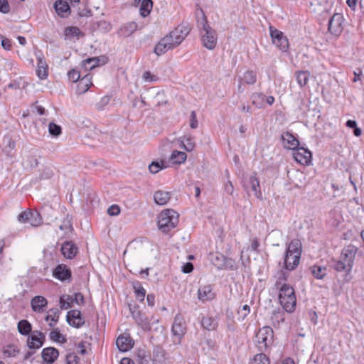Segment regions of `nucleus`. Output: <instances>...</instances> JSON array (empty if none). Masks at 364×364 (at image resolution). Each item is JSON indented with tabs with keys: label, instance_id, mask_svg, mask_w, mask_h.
I'll return each instance as SVG.
<instances>
[{
	"label": "nucleus",
	"instance_id": "1",
	"mask_svg": "<svg viewBox=\"0 0 364 364\" xmlns=\"http://www.w3.org/2000/svg\"><path fill=\"white\" fill-rule=\"evenodd\" d=\"M191 31L188 24L182 23L166 35L155 46L154 53L157 55L164 54L168 50L179 46Z\"/></svg>",
	"mask_w": 364,
	"mask_h": 364
},
{
	"label": "nucleus",
	"instance_id": "2",
	"mask_svg": "<svg viewBox=\"0 0 364 364\" xmlns=\"http://www.w3.org/2000/svg\"><path fill=\"white\" fill-rule=\"evenodd\" d=\"M197 26L201 35V41L204 47L208 50H213L218 43V36L215 30L208 23L206 16L201 9L196 11Z\"/></svg>",
	"mask_w": 364,
	"mask_h": 364
},
{
	"label": "nucleus",
	"instance_id": "3",
	"mask_svg": "<svg viewBox=\"0 0 364 364\" xmlns=\"http://www.w3.org/2000/svg\"><path fill=\"white\" fill-rule=\"evenodd\" d=\"M358 247L352 244L345 246L338 259H333L331 267L338 272L349 274L353 269Z\"/></svg>",
	"mask_w": 364,
	"mask_h": 364
},
{
	"label": "nucleus",
	"instance_id": "4",
	"mask_svg": "<svg viewBox=\"0 0 364 364\" xmlns=\"http://www.w3.org/2000/svg\"><path fill=\"white\" fill-rule=\"evenodd\" d=\"M301 242L299 239H293L289 244L285 252L284 269L293 270L298 266L301 255Z\"/></svg>",
	"mask_w": 364,
	"mask_h": 364
},
{
	"label": "nucleus",
	"instance_id": "5",
	"mask_svg": "<svg viewBox=\"0 0 364 364\" xmlns=\"http://www.w3.org/2000/svg\"><path fill=\"white\" fill-rule=\"evenodd\" d=\"M279 301L283 309L292 313L296 308V299L294 288L288 284H283L279 288Z\"/></svg>",
	"mask_w": 364,
	"mask_h": 364
},
{
	"label": "nucleus",
	"instance_id": "6",
	"mask_svg": "<svg viewBox=\"0 0 364 364\" xmlns=\"http://www.w3.org/2000/svg\"><path fill=\"white\" fill-rule=\"evenodd\" d=\"M178 213L172 209L161 211L158 218L159 229L164 233H168L178 225Z\"/></svg>",
	"mask_w": 364,
	"mask_h": 364
},
{
	"label": "nucleus",
	"instance_id": "7",
	"mask_svg": "<svg viewBox=\"0 0 364 364\" xmlns=\"http://www.w3.org/2000/svg\"><path fill=\"white\" fill-rule=\"evenodd\" d=\"M273 330L269 326H264L256 334V342L261 352L265 351L273 341Z\"/></svg>",
	"mask_w": 364,
	"mask_h": 364
},
{
	"label": "nucleus",
	"instance_id": "8",
	"mask_svg": "<svg viewBox=\"0 0 364 364\" xmlns=\"http://www.w3.org/2000/svg\"><path fill=\"white\" fill-rule=\"evenodd\" d=\"M210 260L213 264L218 269L235 270L237 268V265L234 259L228 258L219 252L211 255Z\"/></svg>",
	"mask_w": 364,
	"mask_h": 364
},
{
	"label": "nucleus",
	"instance_id": "9",
	"mask_svg": "<svg viewBox=\"0 0 364 364\" xmlns=\"http://www.w3.org/2000/svg\"><path fill=\"white\" fill-rule=\"evenodd\" d=\"M129 309L136 324L143 330L150 331L151 330V323L146 314L139 309V306L129 304Z\"/></svg>",
	"mask_w": 364,
	"mask_h": 364
},
{
	"label": "nucleus",
	"instance_id": "10",
	"mask_svg": "<svg viewBox=\"0 0 364 364\" xmlns=\"http://www.w3.org/2000/svg\"><path fill=\"white\" fill-rule=\"evenodd\" d=\"M344 18L340 13L334 14L328 20V31L335 36H339L343 31Z\"/></svg>",
	"mask_w": 364,
	"mask_h": 364
},
{
	"label": "nucleus",
	"instance_id": "11",
	"mask_svg": "<svg viewBox=\"0 0 364 364\" xmlns=\"http://www.w3.org/2000/svg\"><path fill=\"white\" fill-rule=\"evenodd\" d=\"M269 33L272 43L282 51H287L289 48V41L284 33L273 26H269Z\"/></svg>",
	"mask_w": 364,
	"mask_h": 364
},
{
	"label": "nucleus",
	"instance_id": "12",
	"mask_svg": "<svg viewBox=\"0 0 364 364\" xmlns=\"http://www.w3.org/2000/svg\"><path fill=\"white\" fill-rule=\"evenodd\" d=\"M66 321L70 326L77 328L82 327L85 323L81 311L77 309L68 311Z\"/></svg>",
	"mask_w": 364,
	"mask_h": 364
},
{
	"label": "nucleus",
	"instance_id": "13",
	"mask_svg": "<svg viewBox=\"0 0 364 364\" xmlns=\"http://www.w3.org/2000/svg\"><path fill=\"white\" fill-rule=\"evenodd\" d=\"M45 340V335L41 331H34L28 337L27 346L30 349H38L44 344Z\"/></svg>",
	"mask_w": 364,
	"mask_h": 364
},
{
	"label": "nucleus",
	"instance_id": "14",
	"mask_svg": "<svg viewBox=\"0 0 364 364\" xmlns=\"http://www.w3.org/2000/svg\"><path fill=\"white\" fill-rule=\"evenodd\" d=\"M294 158L295 161L303 165H309L311 162V152L304 147L298 146L294 150Z\"/></svg>",
	"mask_w": 364,
	"mask_h": 364
},
{
	"label": "nucleus",
	"instance_id": "15",
	"mask_svg": "<svg viewBox=\"0 0 364 364\" xmlns=\"http://www.w3.org/2000/svg\"><path fill=\"white\" fill-rule=\"evenodd\" d=\"M53 276L61 282H65L71 279L72 272L66 264H59L53 270Z\"/></svg>",
	"mask_w": 364,
	"mask_h": 364
},
{
	"label": "nucleus",
	"instance_id": "16",
	"mask_svg": "<svg viewBox=\"0 0 364 364\" xmlns=\"http://www.w3.org/2000/svg\"><path fill=\"white\" fill-rule=\"evenodd\" d=\"M36 56L38 60V65H37V69H36V74L38 77L41 79L44 80L47 78L48 73V65L47 63L44 58V56L41 50H38L36 53Z\"/></svg>",
	"mask_w": 364,
	"mask_h": 364
},
{
	"label": "nucleus",
	"instance_id": "17",
	"mask_svg": "<svg viewBox=\"0 0 364 364\" xmlns=\"http://www.w3.org/2000/svg\"><path fill=\"white\" fill-rule=\"evenodd\" d=\"M107 62V58L102 55L100 57L88 58L82 62V67L85 70H91L100 64L105 65Z\"/></svg>",
	"mask_w": 364,
	"mask_h": 364
},
{
	"label": "nucleus",
	"instance_id": "18",
	"mask_svg": "<svg viewBox=\"0 0 364 364\" xmlns=\"http://www.w3.org/2000/svg\"><path fill=\"white\" fill-rule=\"evenodd\" d=\"M215 292L213 291V287L210 284L200 287L198 290V298L202 301H208L215 298Z\"/></svg>",
	"mask_w": 364,
	"mask_h": 364
},
{
	"label": "nucleus",
	"instance_id": "19",
	"mask_svg": "<svg viewBox=\"0 0 364 364\" xmlns=\"http://www.w3.org/2000/svg\"><path fill=\"white\" fill-rule=\"evenodd\" d=\"M171 330L173 335L178 337L185 334L186 324L181 314H178L175 316Z\"/></svg>",
	"mask_w": 364,
	"mask_h": 364
},
{
	"label": "nucleus",
	"instance_id": "20",
	"mask_svg": "<svg viewBox=\"0 0 364 364\" xmlns=\"http://www.w3.org/2000/svg\"><path fill=\"white\" fill-rule=\"evenodd\" d=\"M282 140L284 142V147L287 149H292L294 151L300 145L299 139L289 132L282 134Z\"/></svg>",
	"mask_w": 364,
	"mask_h": 364
},
{
	"label": "nucleus",
	"instance_id": "21",
	"mask_svg": "<svg viewBox=\"0 0 364 364\" xmlns=\"http://www.w3.org/2000/svg\"><path fill=\"white\" fill-rule=\"evenodd\" d=\"M61 252L68 259H73L78 252V248L72 241H65L61 245Z\"/></svg>",
	"mask_w": 364,
	"mask_h": 364
},
{
	"label": "nucleus",
	"instance_id": "22",
	"mask_svg": "<svg viewBox=\"0 0 364 364\" xmlns=\"http://www.w3.org/2000/svg\"><path fill=\"white\" fill-rule=\"evenodd\" d=\"M116 345L120 351L126 352L133 347L134 341L129 334L121 335L117 338Z\"/></svg>",
	"mask_w": 364,
	"mask_h": 364
},
{
	"label": "nucleus",
	"instance_id": "23",
	"mask_svg": "<svg viewBox=\"0 0 364 364\" xmlns=\"http://www.w3.org/2000/svg\"><path fill=\"white\" fill-rule=\"evenodd\" d=\"M41 356L46 363L53 364L59 356V351L54 347H48L43 349Z\"/></svg>",
	"mask_w": 364,
	"mask_h": 364
},
{
	"label": "nucleus",
	"instance_id": "24",
	"mask_svg": "<svg viewBox=\"0 0 364 364\" xmlns=\"http://www.w3.org/2000/svg\"><path fill=\"white\" fill-rule=\"evenodd\" d=\"M54 9L56 13L62 18L68 17L70 14V7L68 1L57 0L54 3Z\"/></svg>",
	"mask_w": 364,
	"mask_h": 364
},
{
	"label": "nucleus",
	"instance_id": "25",
	"mask_svg": "<svg viewBox=\"0 0 364 364\" xmlns=\"http://www.w3.org/2000/svg\"><path fill=\"white\" fill-rule=\"evenodd\" d=\"M31 304L33 311L41 313L44 311V308L47 306L48 301L42 296H36L32 299Z\"/></svg>",
	"mask_w": 364,
	"mask_h": 364
},
{
	"label": "nucleus",
	"instance_id": "26",
	"mask_svg": "<svg viewBox=\"0 0 364 364\" xmlns=\"http://www.w3.org/2000/svg\"><path fill=\"white\" fill-rule=\"evenodd\" d=\"M171 197V192L159 190L154 193V200L157 205H164L169 201Z\"/></svg>",
	"mask_w": 364,
	"mask_h": 364
},
{
	"label": "nucleus",
	"instance_id": "27",
	"mask_svg": "<svg viewBox=\"0 0 364 364\" xmlns=\"http://www.w3.org/2000/svg\"><path fill=\"white\" fill-rule=\"evenodd\" d=\"M166 351L160 346H157L153 350V364H165Z\"/></svg>",
	"mask_w": 364,
	"mask_h": 364
},
{
	"label": "nucleus",
	"instance_id": "28",
	"mask_svg": "<svg viewBox=\"0 0 364 364\" xmlns=\"http://www.w3.org/2000/svg\"><path fill=\"white\" fill-rule=\"evenodd\" d=\"M64 35L65 39L71 40L74 38L78 39L80 37L84 36V33L77 26H68L64 29Z\"/></svg>",
	"mask_w": 364,
	"mask_h": 364
},
{
	"label": "nucleus",
	"instance_id": "29",
	"mask_svg": "<svg viewBox=\"0 0 364 364\" xmlns=\"http://www.w3.org/2000/svg\"><path fill=\"white\" fill-rule=\"evenodd\" d=\"M138 28V25L134 21H131L125 23L119 29V33L124 38L130 36L134 33Z\"/></svg>",
	"mask_w": 364,
	"mask_h": 364
},
{
	"label": "nucleus",
	"instance_id": "30",
	"mask_svg": "<svg viewBox=\"0 0 364 364\" xmlns=\"http://www.w3.org/2000/svg\"><path fill=\"white\" fill-rule=\"evenodd\" d=\"M17 328L19 333L23 336H29L32 331L31 323L26 319L19 321L17 325Z\"/></svg>",
	"mask_w": 364,
	"mask_h": 364
},
{
	"label": "nucleus",
	"instance_id": "31",
	"mask_svg": "<svg viewBox=\"0 0 364 364\" xmlns=\"http://www.w3.org/2000/svg\"><path fill=\"white\" fill-rule=\"evenodd\" d=\"M132 284L134 290L136 299L139 301H143L146 296L145 289L142 287L141 282L137 280L132 282Z\"/></svg>",
	"mask_w": 364,
	"mask_h": 364
},
{
	"label": "nucleus",
	"instance_id": "32",
	"mask_svg": "<svg viewBox=\"0 0 364 364\" xmlns=\"http://www.w3.org/2000/svg\"><path fill=\"white\" fill-rule=\"evenodd\" d=\"M60 314V311L57 308L50 309L48 311V315L46 316L45 320L46 321H50V322L48 323L50 327H53L58 322Z\"/></svg>",
	"mask_w": 364,
	"mask_h": 364
},
{
	"label": "nucleus",
	"instance_id": "33",
	"mask_svg": "<svg viewBox=\"0 0 364 364\" xmlns=\"http://www.w3.org/2000/svg\"><path fill=\"white\" fill-rule=\"evenodd\" d=\"M251 190L254 192L255 196L259 199L262 198V192L260 189L259 181L255 176H251L248 181Z\"/></svg>",
	"mask_w": 364,
	"mask_h": 364
},
{
	"label": "nucleus",
	"instance_id": "34",
	"mask_svg": "<svg viewBox=\"0 0 364 364\" xmlns=\"http://www.w3.org/2000/svg\"><path fill=\"white\" fill-rule=\"evenodd\" d=\"M92 85L91 76L90 75H85L78 82V90L82 93L85 92L90 89Z\"/></svg>",
	"mask_w": 364,
	"mask_h": 364
},
{
	"label": "nucleus",
	"instance_id": "35",
	"mask_svg": "<svg viewBox=\"0 0 364 364\" xmlns=\"http://www.w3.org/2000/svg\"><path fill=\"white\" fill-rule=\"evenodd\" d=\"M295 77L297 83L300 87H304L309 82L310 73L309 71H296L295 73Z\"/></svg>",
	"mask_w": 364,
	"mask_h": 364
},
{
	"label": "nucleus",
	"instance_id": "36",
	"mask_svg": "<svg viewBox=\"0 0 364 364\" xmlns=\"http://www.w3.org/2000/svg\"><path fill=\"white\" fill-rule=\"evenodd\" d=\"M239 80L247 85H254L257 81L256 73L253 70H247L244 73L242 77L239 78Z\"/></svg>",
	"mask_w": 364,
	"mask_h": 364
},
{
	"label": "nucleus",
	"instance_id": "37",
	"mask_svg": "<svg viewBox=\"0 0 364 364\" xmlns=\"http://www.w3.org/2000/svg\"><path fill=\"white\" fill-rule=\"evenodd\" d=\"M271 320L274 326H279L280 323L284 321V312L283 310L278 309L277 310L273 311Z\"/></svg>",
	"mask_w": 364,
	"mask_h": 364
},
{
	"label": "nucleus",
	"instance_id": "38",
	"mask_svg": "<svg viewBox=\"0 0 364 364\" xmlns=\"http://www.w3.org/2000/svg\"><path fill=\"white\" fill-rule=\"evenodd\" d=\"M186 158L187 155L185 152L175 150L173 151L170 157V160L173 164H181L186 161Z\"/></svg>",
	"mask_w": 364,
	"mask_h": 364
},
{
	"label": "nucleus",
	"instance_id": "39",
	"mask_svg": "<svg viewBox=\"0 0 364 364\" xmlns=\"http://www.w3.org/2000/svg\"><path fill=\"white\" fill-rule=\"evenodd\" d=\"M153 7V1L151 0H142L140 5V15L142 17H146L149 15Z\"/></svg>",
	"mask_w": 364,
	"mask_h": 364
},
{
	"label": "nucleus",
	"instance_id": "40",
	"mask_svg": "<svg viewBox=\"0 0 364 364\" xmlns=\"http://www.w3.org/2000/svg\"><path fill=\"white\" fill-rule=\"evenodd\" d=\"M311 272L315 278L322 279L326 275V267L314 265L311 267Z\"/></svg>",
	"mask_w": 364,
	"mask_h": 364
},
{
	"label": "nucleus",
	"instance_id": "41",
	"mask_svg": "<svg viewBox=\"0 0 364 364\" xmlns=\"http://www.w3.org/2000/svg\"><path fill=\"white\" fill-rule=\"evenodd\" d=\"M136 361L139 364H149L150 356L144 349L139 348L136 353Z\"/></svg>",
	"mask_w": 364,
	"mask_h": 364
},
{
	"label": "nucleus",
	"instance_id": "42",
	"mask_svg": "<svg viewBox=\"0 0 364 364\" xmlns=\"http://www.w3.org/2000/svg\"><path fill=\"white\" fill-rule=\"evenodd\" d=\"M201 325L203 328L207 329L208 331H213L215 329L218 323L215 321V319L208 316H204L202 318Z\"/></svg>",
	"mask_w": 364,
	"mask_h": 364
},
{
	"label": "nucleus",
	"instance_id": "43",
	"mask_svg": "<svg viewBox=\"0 0 364 364\" xmlns=\"http://www.w3.org/2000/svg\"><path fill=\"white\" fill-rule=\"evenodd\" d=\"M28 223L33 227H38L41 225L42 224V218L40 213L38 211L31 210Z\"/></svg>",
	"mask_w": 364,
	"mask_h": 364
},
{
	"label": "nucleus",
	"instance_id": "44",
	"mask_svg": "<svg viewBox=\"0 0 364 364\" xmlns=\"http://www.w3.org/2000/svg\"><path fill=\"white\" fill-rule=\"evenodd\" d=\"M249 364H269V359L264 353H260L256 354Z\"/></svg>",
	"mask_w": 364,
	"mask_h": 364
},
{
	"label": "nucleus",
	"instance_id": "45",
	"mask_svg": "<svg viewBox=\"0 0 364 364\" xmlns=\"http://www.w3.org/2000/svg\"><path fill=\"white\" fill-rule=\"evenodd\" d=\"M59 303L61 309H68L72 307L73 296L67 294L63 295L60 297Z\"/></svg>",
	"mask_w": 364,
	"mask_h": 364
},
{
	"label": "nucleus",
	"instance_id": "46",
	"mask_svg": "<svg viewBox=\"0 0 364 364\" xmlns=\"http://www.w3.org/2000/svg\"><path fill=\"white\" fill-rule=\"evenodd\" d=\"M4 146L3 149V151L7 156H11V151L14 149L16 146L15 141L13 140L11 138L8 137L4 139Z\"/></svg>",
	"mask_w": 364,
	"mask_h": 364
},
{
	"label": "nucleus",
	"instance_id": "47",
	"mask_svg": "<svg viewBox=\"0 0 364 364\" xmlns=\"http://www.w3.org/2000/svg\"><path fill=\"white\" fill-rule=\"evenodd\" d=\"M164 168H166V166L165 165V161H154L149 166V170L151 173H157Z\"/></svg>",
	"mask_w": 364,
	"mask_h": 364
},
{
	"label": "nucleus",
	"instance_id": "48",
	"mask_svg": "<svg viewBox=\"0 0 364 364\" xmlns=\"http://www.w3.org/2000/svg\"><path fill=\"white\" fill-rule=\"evenodd\" d=\"M27 83L26 81L22 78L19 77L17 80H14L11 81L8 87L11 89H23L26 87Z\"/></svg>",
	"mask_w": 364,
	"mask_h": 364
},
{
	"label": "nucleus",
	"instance_id": "49",
	"mask_svg": "<svg viewBox=\"0 0 364 364\" xmlns=\"http://www.w3.org/2000/svg\"><path fill=\"white\" fill-rule=\"evenodd\" d=\"M265 97L266 96L264 94L259 92H255L251 95L252 104L259 107H262Z\"/></svg>",
	"mask_w": 364,
	"mask_h": 364
},
{
	"label": "nucleus",
	"instance_id": "50",
	"mask_svg": "<svg viewBox=\"0 0 364 364\" xmlns=\"http://www.w3.org/2000/svg\"><path fill=\"white\" fill-rule=\"evenodd\" d=\"M181 147L187 151H191L195 147V143L191 137H184L181 140Z\"/></svg>",
	"mask_w": 364,
	"mask_h": 364
},
{
	"label": "nucleus",
	"instance_id": "51",
	"mask_svg": "<svg viewBox=\"0 0 364 364\" xmlns=\"http://www.w3.org/2000/svg\"><path fill=\"white\" fill-rule=\"evenodd\" d=\"M50 338L54 341L59 343H65L66 341V339L60 333V330L58 328H55L50 333Z\"/></svg>",
	"mask_w": 364,
	"mask_h": 364
},
{
	"label": "nucleus",
	"instance_id": "52",
	"mask_svg": "<svg viewBox=\"0 0 364 364\" xmlns=\"http://www.w3.org/2000/svg\"><path fill=\"white\" fill-rule=\"evenodd\" d=\"M48 132L53 136H58L62 133V128L60 125L50 122L48 125Z\"/></svg>",
	"mask_w": 364,
	"mask_h": 364
},
{
	"label": "nucleus",
	"instance_id": "53",
	"mask_svg": "<svg viewBox=\"0 0 364 364\" xmlns=\"http://www.w3.org/2000/svg\"><path fill=\"white\" fill-rule=\"evenodd\" d=\"M68 76L69 80L73 82L80 81V73L75 69L70 70L68 73Z\"/></svg>",
	"mask_w": 364,
	"mask_h": 364
},
{
	"label": "nucleus",
	"instance_id": "54",
	"mask_svg": "<svg viewBox=\"0 0 364 364\" xmlns=\"http://www.w3.org/2000/svg\"><path fill=\"white\" fill-rule=\"evenodd\" d=\"M250 312V307L247 304L242 306V309L238 310V314L242 320H244Z\"/></svg>",
	"mask_w": 364,
	"mask_h": 364
},
{
	"label": "nucleus",
	"instance_id": "55",
	"mask_svg": "<svg viewBox=\"0 0 364 364\" xmlns=\"http://www.w3.org/2000/svg\"><path fill=\"white\" fill-rule=\"evenodd\" d=\"M110 97L107 95L102 97L99 102L96 104L98 110H102L109 102Z\"/></svg>",
	"mask_w": 364,
	"mask_h": 364
},
{
	"label": "nucleus",
	"instance_id": "56",
	"mask_svg": "<svg viewBox=\"0 0 364 364\" xmlns=\"http://www.w3.org/2000/svg\"><path fill=\"white\" fill-rule=\"evenodd\" d=\"M30 215L31 210L23 211L18 215V220L22 223H28Z\"/></svg>",
	"mask_w": 364,
	"mask_h": 364
},
{
	"label": "nucleus",
	"instance_id": "57",
	"mask_svg": "<svg viewBox=\"0 0 364 364\" xmlns=\"http://www.w3.org/2000/svg\"><path fill=\"white\" fill-rule=\"evenodd\" d=\"M1 44L6 50H10L12 46L11 41L3 36H1Z\"/></svg>",
	"mask_w": 364,
	"mask_h": 364
},
{
	"label": "nucleus",
	"instance_id": "58",
	"mask_svg": "<svg viewBox=\"0 0 364 364\" xmlns=\"http://www.w3.org/2000/svg\"><path fill=\"white\" fill-rule=\"evenodd\" d=\"M10 11V6L8 0H0V12L8 14Z\"/></svg>",
	"mask_w": 364,
	"mask_h": 364
},
{
	"label": "nucleus",
	"instance_id": "59",
	"mask_svg": "<svg viewBox=\"0 0 364 364\" xmlns=\"http://www.w3.org/2000/svg\"><path fill=\"white\" fill-rule=\"evenodd\" d=\"M26 164L31 168H36L38 165V161L34 156H29L26 160Z\"/></svg>",
	"mask_w": 364,
	"mask_h": 364
},
{
	"label": "nucleus",
	"instance_id": "60",
	"mask_svg": "<svg viewBox=\"0 0 364 364\" xmlns=\"http://www.w3.org/2000/svg\"><path fill=\"white\" fill-rule=\"evenodd\" d=\"M120 213V208L117 205H112L107 209V213L110 216H116L118 215Z\"/></svg>",
	"mask_w": 364,
	"mask_h": 364
},
{
	"label": "nucleus",
	"instance_id": "61",
	"mask_svg": "<svg viewBox=\"0 0 364 364\" xmlns=\"http://www.w3.org/2000/svg\"><path fill=\"white\" fill-rule=\"evenodd\" d=\"M67 364H77L79 361L78 356L75 353H69L66 356Z\"/></svg>",
	"mask_w": 364,
	"mask_h": 364
},
{
	"label": "nucleus",
	"instance_id": "62",
	"mask_svg": "<svg viewBox=\"0 0 364 364\" xmlns=\"http://www.w3.org/2000/svg\"><path fill=\"white\" fill-rule=\"evenodd\" d=\"M190 122L191 128L196 129L198 127V120L196 119V114L195 111H192L191 112Z\"/></svg>",
	"mask_w": 364,
	"mask_h": 364
},
{
	"label": "nucleus",
	"instance_id": "63",
	"mask_svg": "<svg viewBox=\"0 0 364 364\" xmlns=\"http://www.w3.org/2000/svg\"><path fill=\"white\" fill-rule=\"evenodd\" d=\"M73 302L77 304H84V296L80 292L75 293L74 296H73Z\"/></svg>",
	"mask_w": 364,
	"mask_h": 364
},
{
	"label": "nucleus",
	"instance_id": "64",
	"mask_svg": "<svg viewBox=\"0 0 364 364\" xmlns=\"http://www.w3.org/2000/svg\"><path fill=\"white\" fill-rule=\"evenodd\" d=\"M143 77L146 81L149 82H154L158 80V77L152 75L149 71H146L143 75Z\"/></svg>",
	"mask_w": 364,
	"mask_h": 364
}]
</instances>
